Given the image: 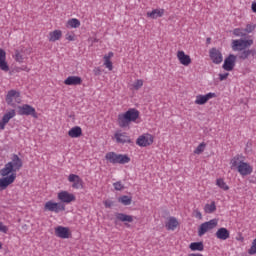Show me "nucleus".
Returning a JSON list of instances; mask_svg holds the SVG:
<instances>
[{"label": "nucleus", "mask_w": 256, "mask_h": 256, "mask_svg": "<svg viewBox=\"0 0 256 256\" xmlns=\"http://www.w3.org/2000/svg\"><path fill=\"white\" fill-rule=\"evenodd\" d=\"M140 115L139 110L136 108H130L125 113L118 115V125L121 129H125L131 125V123H135L138 120Z\"/></svg>", "instance_id": "obj_1"}, {"label": "nucleus", "mask_w": 256, "mask_h": 256, "mask_svg": "<svg viewBox=\"0 0 256 256\" xmlns=\"http://www.w3.org/2000/svg\"><path fill=\"white\" fill-rule=\"evenodd\" d=\"M18 115H26L27 117L31 116L34 119H39V114L33 106L29 104H23L22 106H18Z\"/></svg>", "instance_id": "obj_2"}, {"label": "nucleus", "mask_w": 256, "mask_h": 256, "mask_svg": "<svg viewBox=\"0 0 256 256\" xmlns=\"http://www.w3.org/2000/svg\"><path fill=\"white\" fill-rule=\"evenodd\" d=\"M44 211H50L52 213H61V211H65V204L61 202H53V200H50L45 203Z\"/></svg>", "instance_id": "obj_3"}, {"label": "nucleus", "mask_w": 256, "mask_h": 256, "mask_svg": "<svg viewBox=\"0 0 256 256\" xmlns=\"http://www.w3.org/2000/svg\"><path fill=\"white\" fill-rule=\"evenodd\" d=\"M217 225H218L217 219H212L208 222L202 223L198 228V236L203 237V235H205V233H207V231H211V230L215 229V227H217Z\"/></svg>", "instance_id": "obj_4"}, {"label": "nucleus", "mask_w": 256, "mask_h": 256, "mask_svg": "<svg viewBox=\"0 0 256 256\" xmlns=\"http://www.w3.org/2000/svg\"><path fill=\"white\" fill-rule=\"evenodd\" d=\"M209 57L214 65H221L223 63V53L215 47L209 50Z\"/></svg>", "instance_id": "obj_5"}, {"label": "nucleus", "mask_w": 256, "mask_h": 256, "mask_svg": "<svg viewBox=\"0 0 256 256\" xmlns=\"http://www.w3.org/2000/svg\"><path fill=\"white\" fill-rule=\"evenodd\" d=\"M153 141V135L143 134L137 138L136 145H138L139 147H149L150 145H153Z\"/></svg>", "instance_id": "obj_6"}, {"label": "nucleus", "mask_w": 256, "mask_h": 256, "mask_svg": "<svg viewBox=\"0 0 256 256\" xmlns=\"http://www.w3.org/2000/svg\"><path fill=\"white\" fill-rule=\"evenodd\" d=\"M237 171L242 177H247V175H251V173H253V166L247 162L240 161L237 166Z\"/></svg>", "instance_id": "obj_7"}, {"label": "nucleus", "mask_w": 256, "mask_h": 256, "mask_svg": "<svg viewBox=\"0 0 256 256\" xmlns=\"http://www.w3.org/2000/svg\"><path fill=\"white\" fill-rule=\"evenodd\" d=\"M236 63L237 56L235 54H229L228 57L225 58L222 68L224 69V71H233V69H235Z\"/></svg>", "instance_id": "obj_8"}, {"label": "nucleus", "mask_w": 256, "mask_h": 256, "mask_svg": "<svg viewBox=\"0 0 256 256\" xmlns=\"http://www.w3.org/2000/svg\"><path fill=\"white\" fill-rule=\"evenodd\" d=\"M15 179H17V173H12L9 176H3V178H0V191H5L9 185L15 183Z\"/></svg>", "instance_id": "obj_9"}, {"label": "nucleus", "mask_w": 256, "mask_h": 256, "mask_svg": "<svg viewBox=\"0 0 256 256\" xmlns=\"http://www.w3.org/2000/svg\"><path fill=\"white\" fill-rule=\"evenodd\" d=\"M57 197L60 203H63V205H65V203L69 204V203H73V201H76L75 195L72 193H69L68 191L59 192Z\"/></svg>", "instance_id": "obj_10"}, {"label": "nucleus", "mask_w": 256, "mask_h": 256, "mask_svg": "<svg viewBox=\"0 0 256 256\" xmlns=\"http://www.w3.org/2000/svg\"><path fill=\"white\" fill-rule=\"evenodd\" d=\"M21 97V93L17 90H10L8 91L5 101L7 105L10 107H17V104L13 102V99H19Z\"/></svg>", "instance_id": "obj_11"}, {"label": "nucleus", "mask_w": 256, "mask_h": 256, "mask_svg": "<svg viewBox=\"0 0 256 256\" xmlns=\"http://www.w3.org/2000/svg\"><path fill=\"white\" fill-rule=\"evenodd\" d=\"M114 138L116 139V143H120L121 145H125V143H133L131 137L127 135V132L118 131L114 134Z\"/></svg>", "instance_id": "obj_12"}, {"label": "nucleus", "mask_w": 256, "mask_h": 256, "mask_svg": "<svg viewBox=\"0 0 256 256\" xmlns=\"http://www.w3.org/2000/svg\"><path fill=\"white\" fill-rule=\"evenodd\" d=\"M68 181L72 184L73 189H83V179L77 174H70L68 176Z\"/></svg>", "instance_id": "obj_13"}, {"label": "nucleus", "mask_w": 256, "mask_h": 256, "mask_svg": "<svg viewBox=\"0 0 256 256\" xmlns=\"http://www.w3.org/2000/svg\"><path fill=\"white\" fill-rule=\"evenodd\" d=\"M217 97L216 93L209 92L206 95H197L195 100V105H205L209 99Z\"/></svg>", "instance_id": "obj_14"}, {"label": "nucleus", "mask_w": 256, "mask_h": 256, "mask_svg": "<svg viewBox=\"0 0 256 256\" xmlns=\"http://www.w3.org/2000/svg\"><path fill=\"white\" fill-rule=\"evenodd\" d=\"M55 235L60 239H69V237H71V232L68 227L58 226L55 228Z\"/></svg>", "instance_id": "obj_15"}, {"label": "nucleus", "mask_w": 256, "mask_h": 256, "mask_svg": "<svg viewBox=\"0 0 256 256\" xmlns=\"http://www.w3.org/2000/svg\"><path fill=\"white\" fill-rule=\"evenodd\" d=\"M177 57L181 65H184L185 67H189V65H191V56L185 54L184 51H178Z\"/></svg>", "instance_id": "obj_16"}, {"label": "nucleus", "mask_w": 256, "mask_h": 256, "mask_svg": "<svg viewBox=\"0 0 256 256\" xmlns=\"http://www.w3.org/2000/svg\"><path fill=\"white\" fill-rule=\"evenodd\" d=\"M217 239H220V241H227L229 237H231V232L227 228H219L217 232L215 233Z\"/></svg>", "instance_id": "obj_17"}, {"label": "nucleus", "mask_w": 256, "mask_h": 256, "mask_svg": "<svg viewBox=\"0 0 256 256\" xmlns=\"http://www.w3.org/2000/svg\"><path fill=\"white\" fill-rule=\"evenodd\" d=\"M13 173H17L16 170L13 168V164L12 163H6L4 168H2L0 170V175H2V177H9V175H13Z\"/></svg>", "instance_id": "obj_18"}, {"label": "nucleus", "mask_w": 256, "mask_h": 256, "mask_svg": "<svg viewBox=\"0 0 256 256\" xmlns=\"http://www.w3.org/2000/svg\"><path fill=\"white\" fill-rule=\"evenodd\" d=\"M165 227L168 231H175L179 227V221L177 218L171 216L168 218V222L165 224Z\"/></svg>", "instance_id": "obj_19"}, {"label": "nucleus", "mask_w": 256, "mask_h": 256, "mask_svg": "<svg viewBox=\"0 0 256 256\" xmlns=\"http://www.w3.org/2000/svg\"><path fill=\"white\" fill-rule=\"evenodd\" d=\"M8 163L12 164V167L16 170V172L19 171L21 167H23V160H21L17 154H13L12 161Z\"/></svg>", "instance_id": "obj_20"}, {"label": "nucleus", "mask_w": 256, "mask_h": 256, "mask_svg": "<svg viewBox=\"0 0 256 256\" xmlns=\"http://www.w3.org/2000/svg\"><path fill=\"white\" fill-rule=\"evenodd\" d=\"M68 135L72 139H78V137H81V135H83V129H81V127L79 126H74L68 131Z\"/></svg>", "instance_id": "obj_21"}, {"label": "nucleus", "mask_w": 256, "mask_h": 256, "mask_svg": "<svg viewBox=\"0 0 256 256\" xmlns=\"http://www.w3.org/2000/svg\"><path fill=\"white\" fill-rule=\"evenodd\" d=\"M115 217L116 221H121L122 223H133V216L125 213H116Z\"/></svg>", "instance_id": "obj_22"}, {"label": "nucleus", "mask_w": 256, "mask_h": 256, "mask_svg": "<svg viewBox=\"0 0 256 256\" xmlns=\"http://www.w3.org/2000/svg\"><path fill=\"white\" fill-rule=\"evenodd\" d=\"M66 85H81L83 83V79L79 76H69L64 80Z\"/></svg>", "instance_id": "obj_23"}, {"label": "nucleus", "mask_w": 256, "mask_h": 256, "mask_svg": "<svg viewBox=\"0 0 256 256\" xmlns=\"http://www.w3.org/2000/svg\"><path fill=\"white\" fill-rule=\"evenodd\" d=\"M163 15H165V9H154L151 12H147V17H150V19H159Z\"/></svg>", "instance_id": "obj_24"}, {"label": "nucleus", "mask_w": 256, "mask_h": 256, "mask_svg": "<svg viewBox=\"0 0 256 256\" xmlns=\"http://www.w3.org/2000/svg\"><path fill=\"white\" fill-rule=\"evenodd\" d=\"M63 37V32L61 30H54L49 33V41L55 43V41H59Z\"/></svg>", "instance_id": "obj_25"}, {"label": "nucleus", "mask_w": 256, "mask_h": 256, "mask_svg": "<svg viewBox=\"0 0 256 256\" xmlns=\"http://www.w3.org/2000/svg\"><path fill=\"white\" fill-rule=\"evenodd\" d=\"M131 162V158L127 154H118L116 158V164L125 165Z\"/></svg>", "instance_id": "obj_26"}, {"label": "nucleus", "mask_w": 256, "mask_h": 256, "mask_svg": "<svg viewBox=\"0 0 256 256\" xmlns=\"http://www.w3.org/2000/svg\"><path fill=\"white\" fill-rule=\"evenodd\" d=\"M243 43H244L243 39L233 40V42H232L233 51H243V50H245V47H244Z\"/></svg>", "instance_id": "obj_27"}, {"label": "nucleus", "mask_w": 256, "mask_h": 256, "mask_svg": "<svg viewBox=\"0 0 256 256\" xmlns=\"http://www.w3.org/2000/svg\"><path fill=\"white\" fill-rule=\"evenodd\" d=\"M113 55V52H109L108 55L104 56V65L109 71H113V62H111Z\"/></svg>", "instance_id": "obj_28"}, {"label": "nucleus", "mask_w": 256, "mask_h": 256, "mask_svg": "<svg viewBox=\"0 0 256 256\" xmlns=\"http://www.w3.org/2000/svg\"><path fill=\"white\" fill-rule=\"evenodd\" d=\"M117 156L118 154L115 152H108L105 155V159L109 161V163H112V165H117Z\"/></svg>", "instance_id": "obj_29"}, {"label": "nucleus", "mask_w": 256, "mask_h": 256, "mask_svg": "<svg viewBox=\"0 0 256 256\" xmlns=\"http://www.w3.org/2000/svg\"><path fill=\"white\" fill-rule=\"evenodd\" d=\"M189 249H191V251H203L205 249V245L203 242H192L189 245Z\"/></svg>", "instance_id": "obj_30"}, {"label": "nucleus", "mask_w": 256, "mask_h": 256, "mask_svg": "<svg viewBox=\"0 0 256 256\" xmlns=\"http://www.w3.org/2000/svg\"><path fill=\"white\" fill-rule=\"evenodd\" d=\"M67 26L71 27V29H78V27H81V21H79L77 18L69 19Z\"/></svg>", "instance_id": "obj_31"}, {"label": "nucleus", "mask_w": 256, "mask_h": 256, "mask_svg": "<svg viewBox=\"0 0 256 256\" xmlns=\"http://www.w3.org/2000/svg\"><path fill=\"white\" fill-rule=\"evenodd\" d=\"M133 201V198L131 196L123 195L118 198V203H121L122 205H131Z\"/></svg>", "instance_id": "obj_32"}, {"label": "nucleus", "mask_w": 256, "mask_h": 256, "mask_svg": "<svg viewBox=\"0 0 256 256\" xmlns=\"http://www.w3.org/2000/svg\"><path fill=\"white\" fill-rule=\"evenodd\" d=\"M205 213H215L217 211V206L215 205V201H212L211 204H206L204 207Z\"/></svg>", "instance_id": "obj_33"}, {"label": "nucleus", "mask_w": 256, "mask_h": 256, "mask_svg": "<svg viewBox=\"0 0 256 256\" xmlns=\"http://www.w3.org/2000/svg\"><path fill=\"white\" fill-rule=\"evenodd\" d=\"M216 185L223 191H229V186L227 185V183H225V180H223V178H218L216 180Z\"/></svg>", "instance_id": "obj_34"}, {"label": "nucleus", "mask_w": 256, "mask_h": 256, "mask_svg": "<svg viewBox=\"0 0 256 256\" xmlns=\"http://www.w3.org/2000/svg\"><path fill=\"white\" fill-rule=\"evenodd\" d=\"M15 115H17V113L15 112L14 109H12L9 112H7L6 114H4L2 119L9 123V121H11V119H13V117H15Z\"/></svg>", "instance_id": "obj_35"}, {"label": "nucleus", "mask_w": 256, "mask_h": 256, "mask_svg": "<svg viewBox=\"0 0 256 256\" xmlns=\"http://www.w3.org/2000/svg\"><path fill=\"white\" fill-rule=\"evenodd\" d=\"M205 147H207V144H205V142L200 143L194 150L195 155H201V153L205 151Z\"/></svg>", "instance_id": "obj_36"}, {"label": "nucleus", "mask_w": 256, "mask_h": 256, "mask_svg": "<svg viewBox=\"0 0 256 256\" xmlns=\"http://www.w3.org/2000/svg\"><path fill=\"white\" fill-rule=\"evenodd\" d=\"M233 35H235V37H247V34L244 33L241 28H235L233 30Z\"/></svg>", "instance_id": "obj_37"}, {"label": "nucleus", "mask_w": 256, "mask_h": 256, "mask_svg": "<svg viewBox=\"0 0 256 256\" xmlns=\"http://www.w3.org/2000/svg\"><path fill=\"white\" fill-rule=\"evenodd\" d=\"M0 69L1 71H5L6 73L7 71H9V64H7V60L0 61Z\"/></svg>", "instance_id": "obj_38"}, {"label": "nucleus", "mask_w": 256, "mask_h": 256, "mask_svg": "<svg viewBox=\"0 0 256 256\" xmlns=\"http://www.w3.org/2000/svg\"><path fill=\"white\" fill-rule=\"evenodd\" d=\"M15 61H17V63H23V55H21V52H19V50H15V56H14Z\"/></svg>", "instance_id": "obj_39"}, {"label": "nucleus", "mask_w": 256, "mask_h": 256, "mask_svg": "<svg viewBox=\"0 0 256 256\" xmlns=\"http://www.w3.org/2000/svg\"><path fill=\"white\" fill-rule=\"evenodd\" d=\"M256 29V24H247L246 28L244 29L245 33H253Z\"/></svg>", "instance_id": "obj_40"}, {"label": "nucleus", "mask_w": 256, "mask_h": 256, "mask_svg": "<svg viewBox=\"0 0 256 256\" xmlns=\"http://www.w3.org/2000/svg\"><path fill=\"white\" fill-rule=\"evenodd\" d=\"M113 187L115 191H123V189H125V186L122 185L121 181L113 183Z\"/></svg>", "instance_id": "obj_41"}, {"label": "nucleus", "mask_w": 256, "mask_h": 256, "mask_svg": "<svg viewBox=\"0 0 256 256\" xmlns=\"http://www.w3.org/2000/svg\"><path fill=\"white\" fill-rule=\"evenodd\" d=\"M249 255H255L256 254V238L253 240L252 245L250 249L248 250Z\"/></svg>", "instance_id": "obj_42"}, {"label": "nucleus", "mask_w": 256, "mask_h": 256, "mask_svg": "<svg viewBox=\"0 0 256 256\" xmlns=\"http://www.w3.org/2000/svg\"><path fill=\"white\" fill-rule=\"evenodd\" d=\"M249 56H250V53H249V49L248 50H243L241 53H240V59H242L243 61H245V59H249Z\"/></svg>", "instance_id": "obj_43"}, {"label": "nucleus", "mask_w": 256, "mask_h": 256, "mask_svg": "<svg viewBox=\"0 0 256 256\" xmlns=\"http://www.w3.org/2000/svg\"><path fill=\"white\" fill-rule=\"evenodd\" d=\"M232 167H239V155H236L233 159L230 161Z\"/></svg>", "instance_id": "obj_44"}, {"label": "nucleus", "mask_w": 256, "mask_h": 256, "mask_svg": "<svg viewBox=\"0 0 256 256\" xmlns=\"http://www.w3.org/2000/svg\"><path fill=\"white\" fill-rule=\"evenodd\" d=\"M143 87V80L139 79L134 83V89H136V91H139V89H141Z\"/></svg>", "instance_id": "obj_45"}, {"label": "nucleus", "mask_w": 256, "mask_h": 256, "mask_svg": "<svg viewBox=\"0 0 256 256\" xmlns=\"http://www.w3.org/2000/svg\"><path fill=\"white\" fill-rule=\"evenodd\" d=\"M115 205V203L111 200H105L104 201V207H106V209H111V207Z\"/></svg>", "instance_id": "obj_46"}, {"label": "nucleus", "mask_w": 256, "mask_h": 256, "mask_svg": "<svg viewBox=\"0 0 256 256\" xmlns=\"http://www.w3.org/2000/svg\"><path fill=\"white\" fill-rule=\"evenodd\" d=\"M7 59V53L5 52V50L0 49V61H6Z\"/></svg>", "instance_id": "obj_47"}, {"label": "nucleus", "mask_w": 256, "mask_h": 256, "mask_svg": "<svg viewBox=\"0 0 256 256\" xmlns=\"http://www.w3.org/2000/svg\"><path fill=\"white\" fill-rule=\"evenodd\" d=\"M9 231V228L3 224V222H0V233H7Z\"/></svg>", "instance_id": "obj_48"}, {"label": "nucleus", "mask_w": 256, "mask_h": 256, "mask_svg": "<svg viewBox=\"0 0 256 256\" xmlns=\"http://www.w3.org/2000/svg\"><path fill=\"white\" fill-rule=\"evenodd\" d=\"M194 217H196V219H203V214H201V211H199V209L194 210Z\"/></svg>", "instance_id": "obj_49"}, {"label": "nucleus", "mask_w": 256, "mask_h": 256, "mask_svg": "<svg viewBox=\"0 0 256 256\" xmlns=\"http://www.w3.org/2000/svg\"><path fill=\"white\" fill-rule=\"evenodd\" d=\"M244 49H247V47H251L253 45V40H244Z\"/></svg>", "instance_id": "obj_50"}, {"label": "nucleus", "mask_w": 256, "mask_h": 256, "mask_svg": "<svg viewBox=\"0 0 256 256\" xmlns=\"http://www.w3.org/2000/svg\"><path fill=\"white\" fill-rule=\"evenodd\" d=\"M229 77V73L226 72L224 74H219V80L220 81H225V79H227Z\"/></svg>", "instance_id": "obj_51"}, {"label": "nucleus", "mask_w": 256, "mask_h": 256, "mask_svg": "<svg viewBox=\"0 0 256 256\" xmlns=\"http://www.w3.org/2000/svg\"><path fill=\"white\" fill-rule=\"evenodd\" d=\"M93 73L96 77H99V75H101V68L99 67L94 68Z\"/></svg>", "instance_id": "obj_52"}, {"label": "nucleus", "mask_w": 256, "mask_h": 256, "mask_svg": "<svg viewBox=\"0 0 256 256\" xmlns=\"http://www.w3.org/2000/svg\"><path fill=\"white\" fill-rule=\"evenodd\" d=\"M8 122H6L3 118L0 120V130L3 131V129H5V125Z\"/></svg>", "instance_id": "obj_53"}, {"label": "nucleus", "mask_w": 256, "mask_h": 256, "mask_svg": "<svg viewBox=\"0 0 256 256\" xmlns=\"http://www.w3.org/2000/svg\"><path fill=\"white\" fill-rule=\"evenodd\" d=\"M66 39L68 41H75V37L73 35H69V34L66 35Z\"/></svg>", "instance_id": "obj_54"}, {"label": "nucleus", "mask_w": 256, "mask_h": 256, "mask_svg": "<svg viewBox=\"0 0 256 256\" xmlns=\"http://www.w3.org/2000/svg\"><path fill=\"white\" fill-rule=\"evenodd\" d=\"M250 55H252V57H255L256 58V49H248Z\"/></svg>", "instance_id": "obj_55"}, {"label": "nucleus", "mask_w": 256, "mask_h": 256, "mask_svg": "<svg viewBox=\"0 0 256 256\" xmlns=\"http://www.w3.org/2000/svg\"><path fill=\"white\" fill-rule=\"evenodd\" d=\"M249 183H256V176H250Z\"/></svg>", "instance_id": "obj_56"}, {"label": "nucleus", "mask_w": 256, "mask_h": 256, "mask_svg": "<svg viewBox=\"0 0 256 256\" xmlns=\"http://www.w3.org/2000/svg\"><path fill=\"white\" fill-rule=\"evenodd\" d=\"M252 11H253V13H256V2H253L252 3Z\"/></svg>", "instance_id": "obj_57"}, {"label": "nucleus", "mask_w": 256, "mask_h": 256, "mask_svg": "<svg viewBox=\"0 0 256 256\" xmlns=\"http://www.w3.org/2000/svg\"><path fill=\"white\" fill-rule=\"evenodd\" d=\"M188 256H203V254H199V253H192V254H189Z\"/></svg>", "instance_id": "obj_58"}, {"label": "nucleus", "mask_w": 256, "mask_h": 256, "mask_svg": "<svg viewBox=\"0 0 256 256\" xmlns=\"http://www.w3.org/2000/svg\"><path fill=\"white\" fill-rule=\"evenodd\" d=\"M206 45H211V38L206 39Z\"/></svg>", "instance_id": "obj_59"}, {"label": "nucleus", "mask_w": 256, "mask_h": 256, "mask_svg": "<svg viewBox=\"0 0 256 256\" xmlns=\"http://www.w3.org/2000/svg\"><path fill=\"white\" fill-rule=\"evenodd\" d=\"M22 70H23V71H27V72H29V71H30V69H29V68H27V67L22 68Z\"/></svg>", "instance_id": "obj_60"}, {"label": "nucleus", "mask_w": 256, "mask_h": 256, "mask_svg": "<svg viewBox=\"0 0 256 256\" xmlns=\"http://www.w3.org/2000/svg\"><path fill=\"white\" fill-rule=\"evenodd\" d=\"M0 249H3V243L0 242Z\"/></svg>", "instance_id": "obj_61"}, {"label": "nucleus", "mask_w": 256, "mask_h": 256, "mask_svg": "<svg viewBox=\"0 0 256 256\" xmlns=\"http://www.w3.org/2000/svg\"><path fill=\"white\" fill-rule=\"evenodd\" d=\"M16 103H20V100H16Z\"/></svg>", "instance_id": "obj_62"}]
</instances>
